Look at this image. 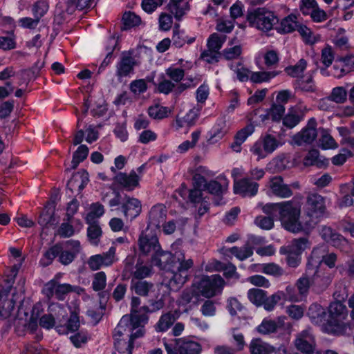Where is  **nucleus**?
<instances>
[{
    "instance_id": "1",
    "label": "nucleus",
    "mask_w": 354,
    "mask_h": 354,
    "mask_svg": "<svg viewBox=\"0 0 354 354\" xmlns=\"http://www.w3.org/2000/svg\"><path fill=\"white\" fill-rule=\"evenodd\" d=\"M262 210L266 214L279 216L282 225L290 232L295 233L303 229L302 221H299L301 205L298 202L267 203Z\"/></svg>"
},
{
    "instance_id": "2",
    "label": "nucleus",
    "mask_w": 354,
    "mask_h": 354,
    "mask_svg": "<svg viewBox=\"0 0 354 354\" xmlns=\"http://www.w3.org/2000/svg\"><path fill=\"white\" fill-rule=\"evenodd\" d=\"M167 0H142V8L148 13H151ZM167 10L177 21H180L190 10L189 0H169L167 5Z\"/></svg>"
},
{
    "instance_id": "3",
    "label": "nucleus",
    "mask_w": 354,
    "mask_h": 354,
    "mask_svg": "<svg viewBox=\"0 0 354 354\" xmlns=\"http://www.w3.org/2000/svg\"><path fill=\"white\" fill-rule=\"evenodd\" d=\"M177 265L175 268L165 272L163 283L171 291H178L186 282L187 271L193 266L194 262L191 259H184Z\"/></svg>"
},
{
    "instance_id": "4",
    "label": "nucleus",
    "mask_w": 354,
    "mask_h": 354,
    "mask_svg": "<svg viewBox=\"0 0 354 354\" xmlns=\"http://www.w3.org/2000/svg\"><path fill=\"white\" fill-rule=\"evenodd\" d=\"M328 326L330 331L335 335H343L347 330V326L343 322L348 315L346 306L341 301L332 302L328 307Z\"/></svg>"
},
{
    "instance_id": "5",
    "label": "nucleus",
    "mask_w": 354,
    "mask_h": 354,
    "mask_svg": "<svg viewBox=\"0 0 354 354\" xmlns=\"http://www.w3.org/2000/svg\"><path fill=\"white\" fill-rule=\"evenodd\" d=\"M247 19L249 24L263 31L270 30L279 19L273 12L264 8H258L248 12Z\"/></svg>"
},
{
    "instance_id": "6",
    "label": "nucleus",
    "mask_w": 354,
    "mask_h": 354,
    "mask_svg": "<svg viewBox=\"0 0 354 354\" xmlns=\"http://www.w3.org/2000/svg\"><path fill=\"white\" fill-rule=\"evenodd\" d=\"M225 285V280L219 274L204 276L194 283L198 292L206 298H211L221 293Z\"/></svg>"
},
{
    "instance_id": "7",
    "label": "nucleus",
    "mask_w": 354,
    "mask_h": 354,
    "mask_svg": "<svg viewBox=\"0 0 354 354\" xmlns=\"http://www.w3.org/2000/svg\"><path fill=\"white\" fill-rule=\"evenodd\" d=\"M326 210L325 200L318 194H309L306 198L304 214L308 218L304 222L306 227H310L313 223V218H318L322 216Z\"/></svg>"
},
{
    "instance_id": "8",
    "label": "nucleus",
    "mask_w": 354,
    "mask_h": 354,
    "mask_svg": "<svg viewBox=\"0 0 354 354\" xmlns=\"http://www.w3.org/2000/svg\"><path fill=\"white\" fill-rule=\"evenodd\" d=\"M185 259V255L180 251L176 252L174 254L170 252L164 251L159 247L156 254L152 256L151 263L158 266L160 270L166 272L168 270L175 268L177 264Z\"/></svg>"
},
{
    "instance_id": "9",
    "label": "nucleus",
    "mask_w": 354,
    "mask_h": 354,
    "mask_svg": "<svg viewBox=\"0 0 354 354\" xmlns=\"http://www.w3.org/2000/svg\"><path fill=\"white\" fill-rule=\"evenodd\" d=\"M167 354H200L201 346L199 343L187 338H178L174 344L164 342Z\"/></svg>"
},
{
    "instance_id": "10",
    "label": "nucleus",
    "mask_w": 354,
    "mask_h": 354,
    "mask_svg": "<svg viewBox=\"0 0 354 354\" xmlns=\"http://www.w3.org/2000/svg\"><path fill=\"white\" fill-rule=\"evenodd\" d=\"M133 50L123 51L121 53L120 60L115 66V75L118 80L133 74L135 67L140 66V62L133 57Z\"/></svg>"
},
{
    "instance_id": "11",
    "label": "nucleus",
    "mask_w": 354,
    "mask_h": 354,
    "mask_svg": "<svg viewBox=\"0 0 354 354\" xmlns=\"http://www.w3.org/2000/svg\"><path fill=\"white\" fill-rule=\"evenodd\" d=\"M279 145V142L274 136L266 134L253 145L250 151L254 156H257V160H259L273 153Z\"/></svg>"
},
{
    "instance_id": "12",
    "label": "nucleus",
    "mask_w": 354,
    "mask_h": 354,
    "mask_svg": "<svg viewBox=\"0 0 354 354\" xmlns=\"http://www.w3.org/2000/svg\"><path fill=\"white\" fill-rule=\"evenodd\" d=\"M12 288L3 285L0 290V317L3 319L9 317L15 310L17 302L15 290L10 292Z\"/></svg>"
},
{
    "instance_id": "13",
    "label": "nucleus",
    "mask_w": 354,
    "mask_h": 354,
    "mask_svg": "<svg viewBox=\"0 0 354 354\" xmlns=\"http://www.w3.org/2000/svg\"><path fill=\"white\" fill-rule=\"evenodd\" d=\"M46 295L48 297H55L59 300H64L69 292L80 293L82 288L77 286H71L68 283H59L55 280H51L45 286Z\"/></svg>"
},
{
    "instance_id": "14",
    "label": "nucleus",
    "mask_w": 354,
    "mask_h": 354,
    "mask_svg": "<svg viewBox=\"0 0 354 354\" xmlns=\"http://www.w3.org/2000/svg\"><path fill=\"white\" fill-rule=\"evenodd\" d=\"M317 120L315 118L309 119L306 126L292 137L293 143L301 146L303 144L313 142L317 136Z\"/></svg>"
},
{
    "instance_id": "15",
    "label": "nucleus",
    "mask_w": 354,
    "mask_h": 354,
    "mask_svg": "<svg viewBox=\"0 0 354 354\" xmlns=\"http://www.w3.org/2000/svg\"><path fill=\"white\" fill-rule=\"evenodd\" d=\"M117 260L115 248L111 247L108 252L91 256L88 260V265L91 270H100L103 266H110Z\"/></svg>"
},
{
    "instance_id": "16",
    "label": "nucleus",
    "mask_w": 354,
    "mask_h": 354,
    "mask_svg": "<svg viewBox=\"0 0 354 354\" xmlns=\"http://www.w3.org/2000/svg\"><path fill=\"white\" fill-rule=\"evenodd\" d=\"M286 293L282 291H278L270 297L266 295V298L262 305L264 309L267 311L272 310L277 304L281 299L290 300L292 301H297L299 300L298 297L292 292L294 291V288L291 286H287L286 289Z\"/></svg>"
},
{
    "instance_id": "17",
    "label": "nucleus",
    "mask_w": 354,
    "mask_h": 354,
    "mask_svg": "<svg viewBox=\"0 0 354 354\" xmlns=\"http://www.w3.org/2000/svg\"><path fill=\"white\" fill-rule=\"evenodd\" d=\"M259 189V184L245 176L240 180H235L234 183V192L243 197L254 196Z\"/></svg>"
},
{
    "instance_id": "18",
    "label": "nucleus",
    "mask_w": 354,
    "mask_h": 354,
    "mask_svg": "<svg viewBox=\"0 0 354 354\" xmlns=\"http://www.w3.org/2000/svg\"><path fill=\"white\" fill-rule=\"evenodd\" d=\"M115 182L127 191H132L139 185L140 177L132 170L129 174L120 172L114 178Z\"/></svg>"
},
{
    "instance_id": "19",
    "label": "nucleus",
    "mask_w": 354,
    "mask_h": 354,
    "mask_svg": "<svg viewBox=\"0 0 354 354\" xmlns=\"http://www.w3.org/2000/svg\"><path fill=\"white\" fill-rule=\"evenodd\" d=\"M121 208L124 216L132 220L140 214L142 205L138 199L126 196Z\"/></svg>"
},
{
    "instance_id": "20",
    "label": "nucleus",
    "mask_w": 354,
    "mask_h": 354,
    "mask_svg": "<svg viewBox=\"0 0 354 354\" xmlns=\"http://www.w3.org/2000/svg\"><path fill=\"white\" fill-rule=\"evenodd\" d=\"M269 187L274 195L281 198H288L292 194L291 189L288 185L283 183V178L279 176L270 178Z\"/></svg>"
},
{
    "instance_id": "21",
    "label": "nucleus",
    "mask_w": 354,
    "mask_h": 354,
    "mask_svg": "<svg viewBox=\"0 0 354 354\" xmlns=\"http://www.w3.org/2000/svg\"><path fill=\"white\" fill-rule=\"evenodd\" d=\"M314 342V337L310 330H304L298 334L295 344L298 350L309 353L313 351Z\"/></svg>"
},
{
    "instance_id": "22",
    "label": "nucleus",
    "mask_w": 354,
    "mask_h": 354,
    "mask_svg": "<svg viewBox=\"0 0 354 354\" xmlns=\"http://www.w3.org/2000/svg\"><path fill=\"white\" fill-rule=\"evenodd\" d=\"M300 245H287L280 248V253L286 254V261L289 266L295 268L300 261L299 255L301 252Z\"/></svg>"
},
{
    "instance_id": "23",
    "label": "nucleus",
    "mask_w": 354,
    "mask_h": 354,
    "mask_svg": "<svg viewBox=\"0 0 354 354\" xmlns=\"http://www.w3.org/2000/svg\"><path fill=\"white\" fill-rule=\"evenodd\" d=\"M88 174L86 170H81L74 174L68 181L67 187L72 193L75 190L80 192L88 182Z\"/></svg>"
},
{
    "instance_id": "24",
    "label": "nucleus",
    "mask_w": 354,
    "mask_h": 354,
    "mask_svg": "<svg viewBox=\"0 0 354 354\" xmlns=\"http://www.w3.org/2000/svg\"><path fill=\"white\" fill-rule=\"evenodd\" d=\"M167 209L161 204L153 206L149 213V224L155 227H160L165 221Z\"/></svg>"
},
{
    "instance_id": "25",
    "label": "nucleus",
    "mask_w": 354,
    "mask_h": 354,
    "mask_svg": "<svg viewBox=\"0 0 354 354\" xmlns=\"http://www.w3.org/2000/svg\"><path fill=\"white\" fill-rule=\"evenodd\" d=\"M141 300L139 297L133 296L131 301V315H129L131 319V322L136 326H140L141 324L147 322L148 317L146 315H140L138 309Z\"/></svg>"
},
{
    "instance_id": "26",
    "label": "nucleus",
    "mask_w": 354,
    "mask_h": 354,
    "mask_svg": "<svg viewBox=\"0 0 354 354\" xmlns=\"http://www.w3.org/2000/svg\"><path fill=\"white\" fill-rule=\"evenodd\" d=\"M138 327L139 326H134L128 315H124L114 330L113 337L115 341V345L116 346L117 343H119L120 337L125 333L130 332Z\"/></svg>"
},
{
    "instance_id": "27",
    "label": "nucleus",
    "mask_w": 354,
    "mask_h": 354,
    "mask_svg": "<svg viewBox=\"0 0 354 354\" xmlns=\"http://www.w3.org/2000/svg\"><path fill=\"white\" fill-rule=\"evenodd\" d=\"M347 91L343 86H337L332 89L329 96L319 102L320 109L324 108V104L328 102H334L337 104H343L347 100Z\"/></svg>"
},
{
    "instance_id": "28",
    "label": "nucleus",
    "mask_w": 354,
    "mask_h": 354,
    "mask_svg": "<svg viewBox=\"0 0 354 354\" xmlns=\"http://www.w3.org/2000/svg\"><path fill=\"white\" fill-rule=\"evenodd\" d=\"M196 40L195 37H188L185 31L180 29L179 24L173 28L172 44L176 48H182L185 44H191Z\"/></svg>"
},
{
    "instance_id": "29",
    "label": "nucleus",
    "mask_w": 354,
    "mask_h": 354,
    "mask_svg": "<svg viewBox=\"0 0 354 354\" xmlns=\"http://www.w3.org/2000/svg\"><path fill=\"white\" fill-rule=\"evenodd\" d=\"M304 118V113L299 108H291L283 118V124L289 129L296 127Z\"/></svg>"
},
{
    "instance_id": "30",
    "label": "nucleus",
    "mask_w": 354,
    "mask_h": 354,
    "mask_svg": "<svg viewBox=\"0 0 354 354\" xmlns=\"http://www.w3.org/2000/svg\"><path fill=\"white\" fill-rule=\"evenodd\" d=\"M153 288V283L145 280L132 279L131 281V290L141 297H147Z\"/></svg>"
},
{
    "instance_id": "31",
    "label": "nucleus",
    "mask_w": 354,
    "mask_h": 354,
    "mask_svg": "<svg viewBox=\"0 0 354 354\" xmlns=\"http://www.w3.org/2000/svg\"><path fill=\"white\" fill-rule=\"evenodd\" d=\"M319 235L326 243H341L346 241L344 236L329 226H322L319 230Z\"/></svg>"
},
{
    "instance_id": "32",
    "label": "nucleus",
    "mask_w": 354,
    "mask_h": 354,
    "mask_svg": "<svg viewBox=\"0 0 354 354\" xmlns=\"http://www.w3.org/2000/svg\"><path fill=\"white\" fill-rule=\"evenodd\" d=\"M299 23L297 17L295 15L290 14L281 20L279 27H277V30L282 34L292 32L296 30Z\"/></svg>"
},
{
    "instance_id": "33",
    "label": "nucleus",
    "mask_w": 354,
    "mask_h": 354,
    "mask_svg": "<svg viewBox=\"0 0 354 354\" xmlns=\"http://www.w3.org/2000/svg\"><path fill=\"white\" fill-rule=\"evenodd\" d=\"M176 317L171 312L163 313L159 318L154 328L156 332H166L175 322Z\"/></svg>"
},
{
    "instance_id": "34",
    "label": "nucleus",
    "mask_w": 354,
    "mask_h": 354,
    "mask_svg": "<svg viewBox=\"0 0 354 354\" xmlns=\"http://www.w3.org/2000/svg\"><path fill=\"white\" fill-rule=\"evenodd\" d=\"M304 164L306 166L315 165L318 168H322L326 167L328 164V161L326 158L321 159L318 150L312 149L308 151L304 158Z\"/></svg>"
},
{
    "instance_id": "35",
    "label": "nucleus",
    "mask_w": 354,
    "mask_h": 354,
    "mask_svg": "<svg viewBox=\"0 0 354 354\" xmlns=\"http://www.w3.org/2000/svg\"><path fill=\"white\" fill-rule=\"evenodd\" d=\"M201 109V106L197 105L196 106L190 109L183 118H177L176 124L178 127H183L185 125L189 127L193 126L198 119Z\"/></svg>"
},
{
    "instance_id": "36",
    "label": "nucleus",
    "mask_w": 354,
    "mask_h": 354,
    "mask_svg": "<svg viewBox=\"0 0 354 354\" xmlns=\"http://www.w3.org/2000/svg\"><path fill=\"white\" fill-rule=\"evenodd\" d=\"M104 213V206L100 203H95L91 205L90 211L85 219L88 224L95 223L96 221Z\"/></svg>"
},
{
    "instance_id": "37",
    "label": "nucleus",
    "mask_w": 354,
    "mask_h": 354,
    "mask_svg": "<svg viewBox=\"0 0 354 354\" xmlns=\"http://www.w3.org/2000/svg\"><path fill=\"white\" fill-rule=\"evenodd\" d=\"M152 274L153 267L151 265H144L138 261L135 266V270L132 272V279L142 280L151 276Z\"/></svg>"
},
{
    "instance_id": "38",
    "label": "nucleus",
    "mask_w": 354,
    "mask_h": 354,
    "mask_svg": "<svg viewBox=\"0 0 354 354\" xmlns=\"http://www.w3.org/2000/svg\"><path fill=\"white\" fill-rule=\"evenodd\" d=\"M123 26L122 30H127L133 27L138 26L141 22L140 17L132 12H126L122 16Z\"/></svg>"
},
{
    "instance_id": "39",
    "label": "nucleus",
    "mask_w": 354,
    "mask_h": 354,
    "mask_svg": "<svg viewBox=\"0 0 354 354\" xmlns=\"http://www.w3.org/2000/svg\"><path fill=\"white\" fill-rule=\"evenodd\" d=\"M80 252L79 245L73 247L70 250H64L61 248V252L59 254V261L63 265L70 264Z\"/></svg>"
},
{
    "instance_id": "40",
    "label": "nucleus",
    "mask_w": 354,
    "mask_h": 354,
    "mask_svg": "<svg viewBox=\"0 0 354 354\" xmlns=\"http://www.w3.org/2000/svg\"><path fill=\"white\" fill-rule=\"evenodd\" d=\"M331 279L329 275H324L321 270H317L312 279V284L319 288V290L326 289L330 283Z\"/></svg>"
},
{
    "instance_id": "41",
    "label": "nucleus",
    "mask_w": 354,
    "mask_h": 354,
    "mask_svg": "<svg viewBox=\"0 0 354 354\" xmlns=\"http://www.w3.org/2000/svg\"><path fill=\"white\" fill-rule=\"evenodd\" d=\"M321 136L319 145L323 149H336L338 145L328 131L325 129H320Z\"/></svg>"
},
{
    "instance_id": "42",
    "label": "nucleus",
    "mask_w": 354,
    "mask_h": 354,
    "mask_svg": "<svg viewBox=\"0 0 354 354\" xmlns=\"http://www.w3.org/2000/svg\"><path fill=\"white\" fill-rule=\"evenodd\" d=\"M88 148L85 145H81L73 155L71 169H75L78 165L83 162L88 156Z\"/></svg>"
},
{
    "instance_id": "43",
    "label": "nucleus",
    "mask_w": 354,
    "mask_h": 354,
    "mask_svg": "<svg viewBox=\"0 0 354 354\" xmlns=\"http://www.w3.org/2000/svg\"><path fill=\"white\" fill-rule=\"evenodd\" d=\"M207 169L203 166H199L196 168V171L193 175L194 188L200 189L202 188L205 189L207 183L203 175L207 174Z\"/></svg>"
},
{
    "instance_id": "44",
    "label": "nucleus",
    "mask_w": 354,
    "mask_h": 354,
    "mask_svg": "<svg viewBox=\"0 0 354 354\" xmlns=\"http://www.w3.org/2000/svg\"><path fill=\"white\" fill-rule=\"evenodd\" d=\"M73 304L74 309L72 310V306H69V308L71 310V316L66 324L67 331L70 332H75L80 327V319L78 317L79 309L76 306L75 304Z\"/></svg>"
},
{
    "instance_id": "45",
    "label": "nucleus",
    "mask_w": 354,
    "mask_h": 354,
    "mask_svg": "<svg viewBox=\"0 0 354 354\" xmlns=\"http://www.w3.org/2000/svg\"><path fill=\"white\" fill-rule=\"evenodd\" d=\"M226 40V36L219 35L217 33L212 34L207 39V46L208 49L220 52Z\"/></svg>"
},
{
    "instance_id": "46",
    "label": "nucleus",
    "mask_w": 354,
    "mask_h": 354,
    "mask_svg": "<svg viewBox=\"0 0 354 354\" xmlns=\"http://www.w3.org/2000/svg\"><path fill=\"white\" fill-rule=\"evenodd\" d=\"M279 74L275 71H259L252 72L250 80L253 83L259 84L265 82H268L272 78L276 77Z\"/></svg>"
},
{
    "instance_id": "47",
    "label": "nucleus",
    "mask_w": 354,
    "mask_h": 354,
    "mask_svg": "<svg viewBox=\"0 0 354 354\" xmlns=\"http://www.w3.org/2000/svg\"><path fill=\"white\" fill-rule=\"evenodd\" d=\"M266 293V291L263 290L252 288L248 290V297L257 306H261L263 304Z\"/></svg>"
},
{
    "instance_id": "48",
    "label": "nucleus",
    "mask_w": 354,
    "mask_h": 354,
    "mask_svg": "<svg viewBox=\"0 0 354 354\" xmlns=\"http://www.w3.org/2000/svg\"><path fill=\"white\" fill-rule=\"evenodd\" d=\"M306 66L307 62L304 59H301L295 65L286 67L285 71L292 77H299L302 75Z\"/></svg>"
},
{
    "instance_id": "49",
    "label": "nucleus",
    "mask_w": 354,
    "mask_h": 354,
    "mask_svg": "<svg viewBox=\"0 0 354 354\" xmlns=\"http://www.w3.org/2000/svg\"><path fill=\"white\" fill-rule=\"evenodd\" d=\"M251 354H269L270 347L260 339H254L250 344Z\"/></svg>"
},
{
    "instance_id": "50",
    "label": "nucleus",
    "mask_w": 354,
    "mask_h": 354,
    "mask_svg": "<svg viewBox=\"0 0 354 354\" xmlns=\"http://www.w3.org/2000/svg\"><path fill=\"white\" fill-rule=\"evenodd\" d=\"M324 245H322L321 246L316 247L313 249L312 252V255L315 257L322 258V261L330 268H333L335 266V263L336 261V254L334 253H330L329 254H322L319 255V252H324V250L322 248Z\"/></svg>"
},
{
    "instance_id": "51",
    "label": "nucleus",
    "mask_w": 354,
    "mask_h": 354,
    "mask_svg": "<svg viewBox=\"0 0 354 354\" xmlns=\"http://www.w3.org/2000/svg\"><path fill=\"white\" fill-rule=\"evenodd\" d=\"M325 309L319 304L314 303L311 304L308 310V315L313 322H318L325 316Z\"/></svg>"
},
{
    "instance_id": "52",
    "label": "nucleus",
    "mask_w": 354,
    "mask_h": 354,
    "mask_svg": "<svg viewBox=\"0 0 354 354\" xmlns=\"http://www.w3.org/2000/svg\"><path fill=\"white\" fill-rule=\"evenodd\" d=\"M169 109L166 106H162L159 104L151 106L148 109L149 115L155 120H162L168 116Z\"/></svg>"
},
{
    "instance_id": "53",
    "label": "nucleus",
    "mask_w": 354,
    "mask_h": 354,
    "mask_svg": "<svg viewBox=\"0 0 354 354\" xmlns=\"http://www.w3.org/2000/svg\"><path fill=\"white\" fill-rule=\"evenodd\" d=\"M295 88L303 92L313 93L316 90L312 76H310L306 80L298 79L295 81Z\"/></svg>"
},
{
    "instance_id": "54",
    "label": "nucleus",
    "mask_w": 354,
    "mask_h": 354,
    "mask_svg": "<svg viewBox=\"0 0 354 354\" xmlns=\"http://www.w3.org/2000/svg\"><path fill=\"white\" fill-rule=\"evenodd\" d=\"M61 252V247L59 245H54L44 255V257L40 260V263L43 266H49L53 260L59 256Z\"/></svg>"
},
{
    "instance_id": "55",
    "label": "nucleus",
    "mask_w": 354,
    "mask_h": 354,
    "mask_svg": "<svg viewBox=\"0 0 354 354\" xmlns=\"http://www.w3.org/2000/svg\"><path fill=\"white\" fill-rule=\"evenodd\" d=\"M48 3L46 1L40 0L32 5V12L34 17L40 21L48 10Z\"/></svg>"
},
{
    "instance_id": "56",
    "label": "nucleus",
    "mask_w": 354,
    "mask_h": 354,
    "mask_svg": "<svg viewBox=\"0 0 354 354\" xmlns=\"http://www.w3.org/2000/svg\"><path fill=\"white\" fill-rule=\"evenodd\" d=\"M227 185V183H226L225 185H222L216 180H211L206 185L205 189H207L211 194L219 196L226 191Z\"/></svg>"
},
{
    "instance_id": "57",
    "label": "nucleus",
    "mask_w": 354,
    "mask_h": 354,
    "mask_svg": "<svg viewBox=\"0 0 354 354\" xmlns=\"http://www.w3.org/2000/svg\"><path fill=\"white\" fill-rule=\"evenodd\" d=\"M106 285V276L104 272L100 271L93 275L92 288L95 291H100L105 288Z\"/></svg>"
},
{
    "instance_id": "58",
    "label": "nucleus",
    "mask_w": 354,
    "mask_h": 354,
    "mask_svg": "<svg viewBox=\"0 0 354 354\" xmlns=\"http://www.w3.org/2000/svg\"><path fill=\"white\" fill-rule=\"evenodd\" d=\"M230 252L241 261L246 259L252 254V250L248 246L241 248L234 246L230 249Z\"/></svg>"
},
{
    "instance_id": "59",
    "label": "nucleus",
    "mask_w": 354,
    "mask_h": 354,
    "mask_svg": "<svg viewBox=\"0 0 354 354\" xmlns=\"http://www.w3.org/2000/svg\"><path fill=\"white\" fill-rule=\"evenodd\" d=\"M268 216H259L255 218L254 223L257 226L263 230H270L274 226V217H277V216H272L271 214H268Z\"/></svg>"
},
{
    "instance_id": "60",
    "label": "nucleus",
    "mask_w": 354,
    "mask_h": 354,
    "mask_svg": "<svg viewBox=\"0 0 354 354\" xmlns=\"http://www.w3.org/2000/svg\"><path fill=\"white\" fill-rule=\"evenodd\" d=\"M227 308L232 317L238 315L239 312H241L244 306L241 302L235 297H230L227 301Z\"/></svg>"
},
{
    "instance_id": "61",
    "label": "nucleus",
    "mask_w": 354,
    "mask_h": 354,
    "mask_svg": "<svg viewBox=\"0 0 354 354\" xmlns=\"http://www.w3.org/2000/svg\"><path fill=\"white\" fill-rule=\"evenodd\" d=\"M277 323L273 320L264 319L261 324L257 327L259 333L267 335L274 333L277 330Z\"/></svg>"
},
{
    "instance_id": "62",
    "label": "nucleus",
    "mask_w": 354,
    "mask_h": 354,
    "mask_svg": "<svg viewBox=\"0 0 354 354\" xmlns=\"http://www.w3.org/2000/svg\"><path fill=\"white\" fill-rule=\"evenodd\" d=\"M221 56L222 54L221 52H217L208 48L202 52L201 55V57L209 64L217 63Z\"/></svg>"
},
{
    "instance_id": "63",
    "label": "nucleus",
    "mask_w": 354,
    "mask_h": 354,
    "mask_svg": "<svg viewBox=\"0 0 354 354\" xmlns=\"http://www.w3.org/2000/svg\"><path fill=\"white\" fill-rule=\"evenodd\" d=\"M166 75L174 82H180L185 76V71L180 68L169 67L165 71Z\"/></svg>"
},
{
    "instance_id": "64",
    "label": "nucleus",
    "mask_w": 354,
    "mask_h": 354,
    "mask_svg": "<svg viewBox=\"0 0 354 354\" xmlns=\"http://www.w3.org/2000/svg\"><path fill=\"white\" fill-rule=\"evenodd\" d=\"M129 88L134 94H140L147 90V84L144 79L133 80L130 83Z\"/></svg>"
}]
</instances>
